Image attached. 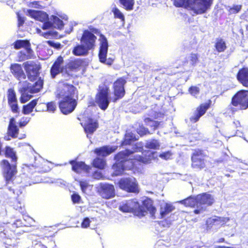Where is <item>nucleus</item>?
Returning a JSON list of instances; mask_svg holds the SVG:
<instances>
[{"mask_svg":"<svg viewBox=\"0 0 248 248\" xmlns=\"http://www.w3.org/2000/svg\"><path fill=\"white\" fill-rule=\"evenodd\" d=\"M141 203L142 204L140 205L136 199H132L125 201L119 208L123 212L132 213L139 217L145 216L147 212H149L152 216H154L156 209L153 204V200L146 197Z\"/></svg>","mask_w":248,"mask_h":248,"instance_id":"1","label":"nucleus"},{"mask_svg":"<svg viewBox=\"0 0 248 248\" xmlns=\"http://www.w3.org/2000/svg\"><path fill=\"white\" fill-rule=\"evenodd\" d=\"M62 100L59 102V107L61 111L65 115L72 112L78 105V92L72 84L65 83L59 94Z\"/></svg>","mask_w":248,"mask_h":248,"instance_id":"2","label":"nucleus"},{"mask_svg":"<svg viewBox=\"0 0 248 248\" xmlns=\"http://www.w3.org/2000/svg\"><path fill=\"white\" fill-rule=\"evenodd\" d=\"M177 8H184L192 11L194 15L205 13L212 6L213 0H171Z\"/></svg>","mask_w":248,"mask_h":248,"instance_id":"3","label":"nucleus"},{"mask_svg":"<svg viewBox=\"0 0 248 248\" xmlns=\"http://www.w3.org/2000/svg\"><path fill=\"white\" fill-rule=\"evenodd\" d=\"M136 151H131L129 149H125L118 152L114 156V159L117 162L122 163L123 165L126 161H130L131 167H133L135 162H140L144 164L149 163L154 158V155L155 152L144 151L142 152V155H135L133 158H128L129 156L133 154Z\"/></svg>","mask_w":248,"mask_h":248,"instance_id":"4","label":"nucleus"},{"mask_svg":"<svg viewBox=\"0 0 248 248\" xmlns=\"http://www.w3.org/2000/svg\"><path fill=\"white\" fill-rule=\"evenodd\" d=\"M89 31L93 34L99 35V47L98 52V58L99 61L108 65H111L113 62V59L110 58L107 59V56L108 48V44L107 38L102 34L100 31L93 27H89Z\"/></svg>","mask_w":248,"mask_h":248,"instance_id":"5","label":"nucleus"},{"mask_svg":"<svg viewBox=\"0 0 248 248\" xmlns=\"http://www.w3.org/2000/svg\"><path fill=\"white\" fill-rule=\"evenodd\" d=\"M20 232L16 229L14 226L11 224L7 225L3 231L0 232V234L3 235L6 240L4 242L6 248H17V244L19 243L17 237L18 234Z\"/></svg>","mask_w":248,"mask_h":248,"instance_id":"6","label":"nucleus"},{"mask_svg":"<svg viewBox=\"0 0 248 248\" xmlns=\"http://www.w3.org/2000/svg\"><path fill=\"white\" fill-rule=\"evenodd\" d=\"M109 88L106 85L99 86L97 93L95 96L94 102L103 110H105L109 104Z\"/></svg>","mask_w":248,"mask_h":248,"instance_id":"7","label":"nucleus"},{"mask_svg":"<svg viewBox=\"0 0 248 248\" xmlns=\"http://www.w3.org/2000/svg\"><path fill=\"white\" fill-rule=\"evenodd\" d=\"M0 166L6 184L13 182L17 172L16 164H10L8 160L3 159L0 161Z\"/></svg>","mask_w":248,"mask_h":248,"instance_id":"8","label":"nucleus"},{"mask_svg":"<svg viewBox=\"0 0 248 248\" xmlns=\"http://www.w3.org/2000/svg\"><path fill=\"white\" fill-rule=\"evenodd\" d=\"M127 77L123 76L117 78L114 81L112 85L113 97L112 98V101L113 102H116L124 96L125 85L127 83Z\"/></svg>","mask_w":248,"mask_h":248,"instance_id":"9","label":"nucleus"},{"mask_svg":"<svg viewBox=\"0 0 248 248\" xmlns=\"http://www.w3.org/2000/svg\"><path fill=\"white\" fill-rule=\"evenodd\" d=\"M206 155L204 151L200 149H194L191 155V168L200 170L206 167Z\"/></svg>","mask_w":248,"mask_h":248,"instance_id":"10","label":"nucleus"},{"mask_svg":"<svg viewBox=\"0 0 248 248\" xmlns=\"http://www.w3.org/2000/svg\"><path fill=\"white\" fill-rule=\"evenodd\" d=\"M233 107H239L241 109L248 108V90H241L237 92L232 97L231 102Z\"/></svg>","mask_w":248,"mask_h":248,"instance_id":"11","label":"nucleus"},{"mask_svg":"<svg viewBox=\"0 0 248 248\" xmlns=\"http://www.w3.org/2000/svg\"><path fill=\"white\" fill-rule=\"evenodd\" d=\"M28 79L32 82L36 80L40 77V70L41 66L35 61H27L23 64Z\"/></svg>","mask_w":248,"mask_h":248,"instance_id":"12","label":"nucleus"},{"mask_svg":"<svg viewBox=\"0 0 248 248\" xmlns=\"http://www.w3.org/2000/svg\"><path fill=\"white\" fill-rule=\"evenodd\" d=\"M119 187L127 192L138 193L140 191L138 184L130 178H123L118 182Z\"/></svg>","mask_w":248,"mask_h":248,"instance_id":"13","label":"nucleus"},{"mask_svg":"<svg viewBox=\"0 0 248 248\" xmlns=\"http://www.w3.org/2000/svg\"><path fill=\"white\" fill-rule=\"evenodd\" d=\"M96 39L97 37L94 34L88 30H85L83 31L80 41L90 51L95 48Z\"/></svg>","mask_w":248,"mask_h":248,"instance_id":"14","label":"nucleus"},{"mask_svg":"<svg viewBox=\"0 0 248 248\" xmlns=\"http://www.w3.org/2000/svg\"><path fill=\"white\" fill-rule=\"evenodd\" d=\"M212 101L210 99L204 103L200 104L195 109L193 115L189 118V121L192 123L198 122L201 117L203 116L211 107Z\"/></svg>","mask_w":248,"mask_h":248,"instance_id":"15","label":"nucleus"},{"mask_svg":"<svg viewBox=\"0 0 248 248\" xmlns=\"http://www.w3.org/2000/svg\"><path fill=\"white\" fill-rule=\"evenodd\" d=\"M97 192L98 194L105 199L112 198L115 195L114 186L113 185L109 184H100Z\"/></svg>","mask_w":248,"mask_h":248,"instance_id":"16","label":"nucleus"},{"mask_svg":"<svg viewBox=\"0 0 248 248\" xmlns=\"http://www.w3.org/2000/svg\"><path fill=\"white\" fill-rule=\"evenodd\" d=\"M81 124L87 137L93 135L99 126L98 121L91 117H88L86 122L83 124L81 123Z\"/></svg>","mask_w":248,"mask_h":248,"instance_id":"17","label":"nucleus"},{"mask_svg":"<svg viewBox=\"0 0 248 248\" xmlns=\"http://www.w3.org/2000/svg\"><path fill=\"white\" fill-rule=\"evenodd\" d=\"M19 134V128L16 124L15 119L12 117L9 120L8 126L7 127V138H5L7 140H10L11 139H16L18 138Z\"/></svg>","mask_w":248,"mask_h":248,"instance_id":"18","label":"nucleus"},{"mask_svg":"<svg viewBox=\"0 0 248 248\" xmlns=\"http://www.w3.org/2000/svg\"><path fill=\"white\" fill-rule=\"evenodd\" d=\"M8 104L12 111L16 113L19 112V108L16 93L13 88H10L7 91Z\"/></svg>","mask_w":248,"mask_h":248,"instance_id":"19","label":"nucleus"},{"mask_svg":"<svg viewBox=\"0 0 248 248\" xmlns=\"http://www.w3.org/2000/svg\"><path fill=\"white\" fill-rule=\"evenodd\" d=\"M63 62V58L61 55L54 61L50 70V75L52 78H55L58 74L62 72Z\"/></svg>","mask_w":248,"mask_h":248,"instance_id":"20","label":"nucleus"},{"mask_svg":"<svg viewBox=\"0 0 248 248\" xmlns=\"http://www.w3.org/2000/svg\"><path fill=\"white\" fill-rule=\"evenodd\" d=\"M230 219L228 217H221L215 216L214 218L210 217L206 221L207 227L212 228L214 226L221 227L224 226Z\"/></svg>","mask_w":248,"mask_h":248,"instance_id":"21","label":"nucleus"},{"mask_svg":"<svg viewBox=\"0 0 248 248\" xmlns=\"http://www.w3.org/2000/svg\"><path fill=\"white\" fill-rule=\"evenodd\" d=\"M35 82L31 85L27 81L25 82V86H28L29 88V92L31 93H35L39 92L43 88L44 79L41 77L35 80Z\"/></svg>","mask_w":248,"mask_h":248,"instance_id":"22","label":"nucleus"},{"mask_svg":"<svg viewBox=\"0 0 248 248\" xmlns=\"http://www.w3.org/2000/svg\"><path fill=\"white\" fill-rule=\"evenodd\" d=\"M236 78L243 86L248 87V67L240 68L237 73Z\"/></svg>","mask_w":248,"mask_h":248,"instance_id":"23","label":"nucleus"},{"mask_svg":"<svg viewBox=\"0 0 248 248\" xmlns=\"http://www.w3.org/2000/svg\"><path fill=\"white\" fill-rule=\"evenodd\" d=\"M69 163L72 165V170L77 173H80L81 171L88 173L91 169L89 166L87 165L82 161L77 162L75 160H71Z\"/></svg>","mask_w":248,"mask_h":248,"instance_id":"24","label":"nucleus"},{"mask_svg":"<svg viewBox=\"0 0 248 248\" xmlns=\"http://www.w3.org/2000/svg\"><path fill=\"white\" fill-rule=\"evenodd\" d=\"M10 69L11 73L17 79L20 80L25 78L26 76L21 64L16 63H12L10 65Z\"/></svg>","mask_w":248,"mask_h":248,"instance_id":"25","label":"nucleus"},{"mask_svg":"<svg viewBox=\"0 0 248 248\" xmlns=\"http://www.w3.org/2000/svg\"><path fill=\"white\" fill-rule=\"evenodd\" d=\"M199 205H211L214 202V199L212 196L207 193H202L197 195Z\"/></svg>","mask_w":248,"mask_h":248,"instance_id":"26","label":"nucleus"},{"mask_svg":"<svg viewBox=\"0 0 248 248\" xmlns=\"http://www.w3.org/2000/svg\"><path fill=\"white\" fill-rule=\"evenodd\" d=\"M2 155L7 158L11 159L12 163L16 164L17 161V156L16 155V151L15 150L14 148L11 147L10 146H5L4 149L3 150Z\"/></svg>","mask_w":248,"mask_h":248,"instance_id":"27","label":"nucleus"},{"mask_svg":"<svg viewBox=\"0 0 248 248\" xmlns=\"http://www.w3.org/2000/svg\"><path fill=\"white\" fill-rule=\"evenodd\" d=\"M84 61L81 59H76L70 61L65 65V70L66 71H73L77 70L83 64Z\"/></svg>","mask_w":248,"mask_h":248,"instance_id":"28","label":"nucleus"},{"mask_svg":"<svg viewBox=\"0 0 248 248\" xmlns=\"http://www.w3.org/2000/svg\"><path fill=\"white\" fill-rule=\"evenodd\" d=\"M13 46L16 49L24 48L26 52L31 53V44L27 40H17L13 43Z\"/></svg>","mask_w":248,"mask_h":248,"instance_id":"29","label":"nucleus"},{"mask_svg":"<svg viewBox=\"0 0 248 248\" xmlns=\"http://www.w3.org/2000/svg\"><path fill=\"white\" fill-rule=\"evenodd\" d=\"M39 98L32 100L26 105H24L22 108V113L24 115H29L33 111L37 105Z\"/></svg>","mask_w":248,"mask_h":248,"instance_id":"30","label":"nucleus"},{"mask_svg":"<svg viewBox=\"0 0 248 248\" xmlns=\"http://www.w3.org/2000/svg\"><path fill=\"white\" fill-rule=\"evenodd\" d=\"M23 220L17 219L13 224H11L15 227V229L17 230L18 228H21L23 227H29L31 226V222L32 219L28 216H23Z\"/></svg>","mask_w":248,"mask_h":248,"instance_id":"31","label":"nucleus"},{"mask_svg":"<svg viewBox=\"0 0 248 248\" xmlns=\"http://www.w3.org/2000/svg\"><path fill=\"white\" fill-rule=\"evenodd\" d=\"M179 202L186 207L194 208L199 205L197 195L190 196L180 201Z\"/></svg>","mask_w":248,"mask_h":248,"instance_id":"32","label":"nucleus"},{"mask_svg":"<svg viewBox=\"0 0 248 248\" xmlns=\"http://www.w3.org/2000/svg\"><path fill=\"white\" fill-rule=\"evenodd\" d=\"M175 209V207L171 203H165L161 205L160 207V218L165 217L169 213Z\"/></svg>","mask_w":248,"mask_h":248,"instance_id":"33","label":"nucleus"},{"mask_svg":"<svg viewBox=\"0 0 248 248\" xmlns=\"http://www.w3.org/2000/svg\"><path fill=\"white\" fill-rule=\"evenodd\" d=\"M89 49L82 44H78L74 46L72 50V53L76 56H86L89 53Z\"/></svg>","mask_w":248,"mask_h":248,"instance_id":"34","label":"nucleus"},{"mask_svg":"<svg viewBox=\"0 0 248 248\" xmlns=\"http://www.w3.org/2000/svg\"><path fill=\"white\" fill-rule=\"evenodd\" d=\"M21 96L19 98L20 102L21 103H25L28 102L32 97V95L28 94L29 88L24 85L19 90Z\"/></svg>","mask_w":248,"mask_h":248,"instance_id":"35","label":"nucleus"},{"mask_svg":"<svg viewBox=\"0 0 248 248\" xmlns=\"http://www.w3.org/2000/svg\"><path fill=\"white\" fill-rule=\"evenodd\" d=\"M113 151L111 148L107 146H103L100 148H95L94 152L98 155L106 156L110 154Z\"/></svg>","mask_w":248,"mask_h":248,"instance_id":"36","label":"nucleus"},{"mask_svg":"<svg viewBox=\"0 0 248 248\" xmlns=\"http://www.w3.org/2000/svg\"><path fill=\"white\" fill-rule=\"evenodd\" d=\"M13 207L15 210L21 214L22 216H27V212L24 205L18 200H16L13 202Z\"/></svg>","mask_w":248,"mask_h":248,"instance_id":"37","label":"nucleus"},{"mask_svg":"<svg viewBox=\"0 0 248 248\" xmlns=\"http://www.w3.org/2000/svg\"><path fill=\"white\" fill-rule=\"evenodd\" d=\"M33 57V51L31 49V53H25L23 51H20L17 54V61L19 62H23L25 60L31 59Z\"/></svg>","mask_w":248,"mask_h":248,"instance_id":"38","label":"nucleus"},{"mask_svg":"<svg viewBox=\"0 0 248 248\" xmlns=\"http://www.w3.org/2000/svg\"><path fill=\"white\" fill-rule=\"evenodd\" d=\"M215 47L216 50L219 53L224 52L227 48L225 41L221 38L217 39Z\"/></svg>","mask_w":248,"mask_h":248,"instance_id":"39","label":"nucleus"},{"mask_svg":"<svg viewBox=\"0 0 248 248\" xmlns=\"http://www.w3.org/2000/svg\"><path fill=\"white\" fill-rule=\"evenodd\" d=\"M144 122L145 123L146 125L150 126L154 130L156 129L160 124L159 122L155 121L150 117H146L144 118Z\"/></svg>","mask_w":248,"mask_h":248,"instance_id":"40","label":"nucleus"},{"mask_svg":"<svg viewBox=\"0 0 248 248\" xmlns=\"http://www.w3.org/2000/svg\"><path fill=\"white\" fill-rule=\"evenodd\" d=\"M93 166L94 168L103 170L105 167L106 161L103 159L96 157L93 160Z\"/></svg>","mask_w":248,"mask_h":248,"instance_id":"41","label":"nucleus"},{"mask_svg":"<svg viewBox=\"0 0 248 248\" xmlns=\"http://www.w3.org/2000/svg\"><path fill=\"white\" fill-rule=\"evenodd\" d=\"M119 2L124 6V8L127 11L131 10L133 8L134 0H119Z\"/></svg>","mask_w":248,"mask_h":248,"instance_id":"42","label":"nucleus"},{"mask_svg":"<svg viewBox=\"0 0 248 248\" xmlns=\"http://www.w3.org/2000/svg\"><path fill=\"white\" fill-rule=\"evenodd\" d=\"M159 144L155 140L147 141L145 143V147L150 149H156L158 148Z\"/></svg>","mask_w":248,"mask_h":248,"instance_id":"43","label":"nucleus"},{"mask_svg":"<svg viewBox=\"0 0 248 248\" xmlns=\"http://www.w3.org/2000/svg\"><path fill=\"white\" fill-rule=\"evenodd\" d=\"M36 167L37 169L38 172L40 173L47 172L50 170L49 167L47 166V163L44 161Z\"/></svg>","mask_w":248,"mask_h":248,"instance_id":"44","label":"nucleus"},{"mask_svg":"<svg viewBox=\"0 0 248 248\" xmlns=\"http://www.w3.org/2000/svg\"><path fill=\"white\" fill-rule=\"evenodd\" d=\"M53 24L55 25L57 29H62L64 26V24L62 20L55 16H52Z\"/></svg>","mask_w":248,"mask_h":248,"instance_id":"45","label":"nucleus"},{"mask_svg":"<svg viewBox=\"0 0 248 248\" xmlns=\"http://www.w3.org/2000/svg\"><path fill=\"white\" fill-rule=\"evenodd\" d=\"M242 8V5H233L232 7H230L228 11L229 15L236 14L239 13Z\"/></svg>","mask_w":248,"mask_h":248,"instance_id":"46","label":"nucleus"},{"mask_svg":"<svg viewBox=\"0 0 248 248\" xmlns=\"http://www.w3.org/2000/svg\"><path fill=\"white\" fill-rule=\"evenodd\" d=\"M115 18H119L122 21H124V16L121 11L117 8L114 7L112 10Z\"/></svg>","mask_w":248,"mask_h":248,"instance_id":"47","label":"nucleus"},{"mask_svg":"<svg viewBox=\"0 0 248 248\" xmlns=\"http://www.w3.org/2000/svg\"><path fill=\"white\" fill-rule=\"evenodd\" d=\"M48 16L46 13L40 11L36 20L43 22L48 20Z\"/></svg>","mask_w":248,"mask_h":248,"instance_id":"48","label":"nucleus"},{"mask_svg":"<svg viewBox=\"0 0 248 248\" xmlns=\"http://www.w3.org/2000/svg\"><path fill=\"white\" fill-rule=\"evenodd\" d=\"M46 111L54 112L57 108V106L55 102L50 101L46 103Z\"/></svg>","mask_w":248,"mask_h":248,"instance_id":"49","label":"nucleus"},{"mask_svg":"<svg viewBox=\"0 0 248 248\" xmlns=\"http://www.w3.org/2000/svg\"><path fill=\"white\" fill-rule=\"evenodd\" d=\"M137 132L140 136L150 134L148 129L143 125L140 126L139 127L137 128Z\"/></svg>","mask_w":248,"mask_h":248,"instance_id":"50","label":"nucleus"},{"mask_svg":"<svg viewBox=\"0 0 248 248\" xmlns=\"http://www.w3.org/2000/svg\"><path fill=\"white\" fill-rule=\"evenodd\" d=\"M46 111V103L42 102L39 104L37 103L36 108H35L36 112H43Z\"/></svg>","mask_w":248,"mask_h":248,"instance_id":"51","label":"nucleus"},{"mask_svg":"<svg viewBox=\"0 0 248 248\" xmlns=\"http://www.w3.org/2000/svg\"><path fill=\"white\" fill-rule=\"evenodd\" d=\"M172 154L170 151L163 152L159 155V156L163 159L168 160L171 158Z\"/></svg>","mask_w":248,"mask_h":248,"instance_id":"52","label":"nucleus"},{"mask_svg":"<svg viewBox=\"0 0 248 248\" xmlns=\"http://www.w3.org/2000/svg\"><path fill=\"white\" fill-rule=\"evenodd\" d=\"M189 93L193 96H195L199 93L200 89L197 86H192L188 89Z\"/></svg>","mask_w":248,"mask_h":248,"instance_id":"53","label":"nucleus"},{"mask_svg":"<svg viewBox=\"0 0 248 248\" xmlns=\"http://www.w3.org/2000/svg\"><path fill=\"white\" fill-rule=\"evenodd\" d=\"M30 121V118L22 117L18 123V125L20 127H23L26 126Z\"/></svg>","mask_w":248,"mask_h":248,"instance_id":"54","label":"nucleus"},{"mask_svg":"<svg viewBox=\"0 0 248 248\" xmlns=\"http://www.w3.org/2000/svg\"><path fill=\"white\" fill-rule=\"evenodd\" d=\"M47 44L50 46L56 48L57 49H60L62 48V45L60 43H55L52 41L48 40L46 42Z\"/></svg>","mask_w":248,"mask_h":248,"instance_id":"55","label":"nucleus"},{"mask_svg":"<svg viewBox=\"0 0 248 248\" xmlns=\"http://www.w3.org/2000/svg\"><path fill=\"white\" fill-rule=\"evenodd\" d=\"M199 55L198 54L191 53L190 56V61L191 64L194 65L198 62Z\"/></svg>","mask_w":248,"mask_h":248,"instance_id":"56","label":"nucleus"},{"mask_svg":"<svg viewBox=\"0 0 248 248\" xmlns=\"http://www.w3.org/2000/svg\"><path fill=\"white\" fill-rule=\"evenodd\" d=\"M39 12H40V11H36V10H31V9H29L28 10V13L29 16L35 19V20L36 19Z\"/></svg>","mask_w":248,"mask_h":248,"instance_id":"57","label":"nucleus"},{"mask_svg":"<svg viewBox=\"0 0 248 248\" xmlns=\"http://www.w3.org/2000/svg\"><path fill=\"white\" fill-rule=\"evenodd\" d=\"M71 199L74 203H78L81 200L80 196L77 193H74L71 195Z\"/></svg>","mask_w":248,"mask_h":248,"instance_id":"58","label":"nucleus"},{"mask_svg":"<svg viewBox=\"0 0 248 248\" xmlns=\"http://www.w3.org/2000/svg\"><path fill=\"white\" fill-rule=\"evenodd\" d=\"M91 221L89 218L86 217H85L81 224V227L82 228H87L90 226Z\"/></svg>","mask_w":248,"mask_h":248,"instance_id":"59","label":"nucleus"},{"mask_svg":"<svg viewBox=\"0 0 248 248\" xmlns=\"http://www.w3.org/2000/svg\"><path fill=\"white\" fill-rule=\"evenodd\" d=\"M79 184L82 191L85 192L88 186L87 182L86 181H80Z\"/></svg>","mask_w":248,"mask_h":248,"instance_id":"60","label":"nucleus"},{"mask_svg":"<svg viewBox=\"0 0 248 248\" xmlns=\"http://www.w3.org/2000/svg\"><path fill=\"white\" fill-rule=\"evenodd\" d=\"M171 221L164 219L159 222V224L164 227H169L171 225Z\"/></svg>","mask_w":248,"mask_h":248,"instance_id":"61","label":"nucleus"},{"mask_svg":"<svg viewBox=\"0 0 248 248\" xmlns=\"http://www.w3.org/2000/svg\"><path fill=\"white\" fill-rule=\"evenodd\" d=\"M118 167V165H116L115 166H113V169L115 170V174L117 175H121L123 174V172L124 170V167L123 166L122 168H120L119 170L117 169Z\"/></svg>","mask_w":248,"mask_h":248,"instance_id":"62","label":"nucleus"},{"mask_svg":"<svg viewBox=\"0 0 248 248\" xmlns=\"http://www.w3.org/2000/svg\"><path fill=\"white\" fill-rule=\"evenodd\" d=\"M44 24L42 28L44 30L47 29L51 28L53 24L48 20L43 22Z\"/></svg>","mask_w":248,"mask_h":248,"instance_id":"63","label":"nucleus"},{"mask_svg":"<svg viewBox=\"0 0 248 248\" xmlns=\"http://www.w3.org/2000/svg\"><path fill=\"white\" fill-rule=\"evenodd\" d=\"M196 207L197 208V209H195L193 211L194 213L195 214H199L201 212L205 210V208H203L202 206L198 205V206H196Z\"/></svg>","mask_w":248,"mask_h":248,"instance_id":"64","label":"nucleus"}]
</instances>
